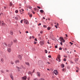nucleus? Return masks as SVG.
I'll list each match as a JSON object with an SVG mask.
<instances>
[{
  "instance_id": "1",
  "label": "nucleus",
  "mask_w": 80,
  "mask_h": 80,
  "mask_svg": "<svg viewBox=\"0 0 80 80\" xmlns=\"http://www.w3.org/2000/svg\"><path fill=\"white\" fill-rule=\"evenodd\" d=\"M23 21L25 24H27V25H28V21L27 20L24 19Z\"/></svg>"
},
{
  "instance_id": "2",
  "label": "nucleus",
  "mask_w": 80,
  "mask_h": 80,
  "mask_svg": "<svg viewBox=\"0 0 80 80\" xmlns=\"http://www.w3.org/2000/svg\"><path fill=\"white\" fill-rule=\"evenodd\" d=\"M55 75H58V71L56 70H54L53 71Z\"/></svg>"
},
{
  "instance_id": "3",
  "label": "nucleus",
  "mask_w": 80,
  "mask_h": 80,
  "mask_svg": "<svg viewBox=\"0 0 80 80\" xmlns=\"http://www.w3.org/2000/svg\"><path fill=\"white\" fill-rule=\"evenodd\" d=\"M58 59L59 60V61H60V55H59L58 56V58L56 59V60L58 61Z\"/></svg>"
},
{
  "instance_id": "4",
  "label": "nucleus",
  "mask_w": 80,
  "mask_h": 80,
  "mask_svg": "<svg viewBox=\"0 0 80 80\" xmlns=\"http://www.w3.org/2000/svg\"><path fill=\"white\" fill-rule=\"evenodd\" d=\"M44 43H45V42L44 41H41L40 42V44L42 46L44 44Z\"/></svg>"
},
{
  "instance_id": "5",
  "label": "nucleus",
  "mask_w": 80,
  "mask_h": 80,
  "mask_svg": "<svg viewBox=\"0 0 80 80\" xmlns=\"http://www.w3.org/2000/svg\"><path fill=\"white\" fill-rule=\"evenodd\" d=\"M1 62L2 63H5V61H4V59L3 58H2L1 59Z\"/></svg>"
},
{
  "instance_id": "6",
  "label": "nucleus",
  "mask_w": 80,
  "mask_h": 80,
  "mask_svg": "<svg viewBox=\"0 0 80 80\" xmlns=\"http://www.w3.org/2000/svg\"><path fill=\"white\" fill-rule=\"evenodd\" d=\"M60 39H61V42H65V40H64V39H63V38H59Z\"/></svg>"
},
{
  "instance_id": "7",
  "label": "nucleus",
  "mask_w": 80,
  "mask_h": 80,
  "mask_svg": "<svg viewBox=\"0 0 80 80\" xmlns=\"http://www.w3.org/2000/svg\"><path fill=\"white\" fill-rule=\"evenodd\" d=\"M18 58H19L20 60H22V56H21L20 55H18Z\"/></svg>"
},
{
  "instance_id": "8",
  "label": "nucleus",
  "mask_w": 80,
  "mask_h": 80,
  "mask_svg": "<svg viewBox=\"0 0 80 80\" xmlns=\"http://www.w3.org/2000/svg\"><path fill=\"white\" fill-rule=\"evenodd\" d=\"M7 50L9 53H10V52H11V49L10 48H8Z\"/></svg>"
},
{
  "instance_id": "9",
  "label": "nucleus",
  "mask_w": 80,
  "mask_h": 80,
  "mask_svg": "<svg viewBox=\"0 0 80 80\" xmlns=\"http://www.w3.org/2000/svg\"><path fill=\"white\" fill-rule=\"evenodd\" d=\"M37 75L38 77H40V73L39 72H37Z\"/></svg>"
},
{
  "instance_id": "10",
  "label": "nucleus",
  "mask_w": 80,
  "mask_h": 80,
  "mask_svg": "<svg viewBox=\"0 0 80 80\" xmlns=\"http://www.w3.org/2000/svg\"><path fill=\"white\" fill-rule=\"evenodd\" d=\"M22 80H26L27 79V77L24 76L23 77H22Z\"/></svg>"
},
{
  "instance_id": "11",
  "label": "nucleus",
  "mask_w": 80,
  "mask_h": 80,
  "mask_svg": "<svg viewBox=\"0 0 80 80\" xmlns=\"http://www.w3.org/2000/svg\"><path fill=\"white\" fill-rule=\"evenodd\" d=\"M20 61H19V60H16L15 61V62L16 63H19Z\"/></svg>"
},
{
  "instance_id": "12",
  "label": "nucleus",
  "mask_w": 80,
  "mask_h": 80,
  "mask_svg": "<svg viewBox=\"0 0 80 80\" xmlns=\"http://www.w3.org/2000/svg\"><path fill=\"white\" fill-rule=\"evenodd\" d=\"M13 42L14 43H17V40L16 39H14L13 40Z\"/></svg>"
},
{
  "instance_id": "13",
  "label": "nucleus",
  "mask_w": 80,
  "mask_h": 80,
  "mask_svg": "<svg viewBox=\"0 0 80 80\" xmlns=\"http://www.w3.org/2000/svg\"><path fill=\"white\" fill-rule=\"evenodd\" d=\"M59 24L58 23H57V24L56 25H55V27H56V28H58L57 27V26H58Z\"/></svg>"
},
{
  "instance_id": "14",
  "label": "nucleus",
  "mask_w": 80,
  "mask_h": 80,
  "mask_svg": "<svg viewBox=\"0 0 80 80\" xmlns=\"http://www.w3.org/2000/svg\"><path fill=\"white\" fill-rule=\"evenodd\" d=\"M25 64H26V65H27L28 66H30V64H29V63L28 62H25Z\"/></svg>"
},
{
  "instance_id": "15",
  "label": "nucleus",
  "mask_w": 80,
  "mask_h": 80,
  "mask_svg": "<svg viewBox=\"0 0 80 80\" xmlns=\"http://www.w3.org/2000/svg\"><path fill=\"white\" fill-rule=\"evenodd\" d=\"M61 67L62 68H64L65 67V65L63 64H62L61 65Z\"/></svg>"
},
{
  "instance_id": "16",
  "label": "nucleus",
  "mask_w": 80,
  "mask_h": 80,
  "mask_svg": "<svg viewBox=\"0 0 80 80\" xmlns=\"http://www.w3.org/2000/svg\"><path fill=\"white\" fill-rule=\"evenodd\" d=\"M40 12H41V13H43V12H44V11L43 10H41L40 11Z\"/></svg>"
},
{
  "instance_id": "17",
  "label": "nucleus",
  "mask_w": 80,
  "mask_h": 80,
  "mask_svg": "<svg viewBox=\"0 0 80 80\" xmlns=\"http://www.w3.org/2000/svg\"><path fill=\"white\" fill-rule=\"evenodd\" d=\"M10 34H11V35H13V31H10Z\"/></svg>"
},
{
  "instance_id": "18",
  "label": "nucleus",
  "mask_w": 80,
  "mask_h": 80,
  "mask_svg": "<svg viewBox=\"0 0 80 80\" xmlns=\"http://www.w3.org/2000/svg\"><path fill=\"white\" fill-rule=\"evenodd\" d=\"M19 11H20L21 14H22V13H23V11H22V10H20Z\"/></svg>"
},
{
  "instance_id": "19",
  "label": "nucleus",
  "mask_w": 80,
  "mask_h": 80,
  "mask_svg": "<svg viewBox=\"0 0 80 80\" xmlns=\"http://www.w3.org/2000/svg\"><path fill=\"white\" fill-rule=\"evenodd\" d=\"M2 25H4V26L5 25V23H4V22H3V21H2Z\"/></svg>"
},
{
  "instance_id": "20",
  "label": "nucleus",
  "mask_w": 80,
  "mask_h": 80,
  "mask_svg": "<svg viewBox=\"0 0 80 80\" xmlns=\"http://www.w3.org/2000/svg\"><path fill=\"white\" fill-rule=\"evenodd\" d=\"M47 29L48 30H50V27H48V28Z\"/></svg>"
},
{
  "instance_id": "21",
  "label": "nucleus",
  "mask_w": 80,
  "mask_h": 80,
  "mask_svg": "<svg viewBox=\"0 0 80 80\" xmlns=\"http://www.w3.org/2000/svg\"><path fill=\"white\" fill-rule=\"evenodd\" d=\"M11 64H12V65H13L14 64L13 62L12 61H11Z\"/></svg>"
},
{
  "instance_id": "22",
  "label": "nucleus",
  "mask_w": 80,
  "mask_h": 80,
  "mask_svg": "<svg viewBox=\"0 0 80 80\" xmlns=\"http://www.w3.org/2000/svg\"><path fill=\"white\" fill-rule=\"evenodd\" d=\"M45 52L46 53H48V52L47 51V50H45Z\"/></svg>"
},
{
  "instance_id": "23",
  "label": "nucleus",
  "mask_w": 80,
  "mask_h": 80,
  "mask_svg": "<svg viewBox=\"0 0 80 80\" xmlns=\"http://www.w3.org/2000/svg\"><path fill=\"white\" fill-rule=\"evenodd\" d=\"M10 77L12 80H13V76H11Z\"/></svg>"
},
{
  "instance_id": "24",
  "label": "nucleus",
  "mask_w": 80,
  "mask_h": 80,
  "mask_svg": "<svg viewBox=\"0 0 80 80\" xmlns=\"http://www.w3.org/2000/svg\"><path fill=\"white\" fill-rule=\"evenodd\" d=\"M43 27L44 28H47V26L45 25H44Z\"/></svg>"
},
{
  "instance_id": "25",
  "label": "nucleus",
  "mask_w": 80,
  "mask_h": 80,
  "mask_svg": "<svg viewBox=\"0 0 80 80\" xmlns=\"http://www.w3.org/2000/svg\"><path fill=\"white\" fill-rule=\"evenodd\" d=\"M62 70L63 72H65V68H63Z\"/></svg>"
},
{
  "instance_id": "26",
  "label": "nucleus",
  "mask_w": 80,
  "mask_h": 80,
  "mask_svg": "<svg viewBox=\"0 0 80 80\" xmlns=\"http://www.w3.org/2000/svg\"><path fill=\"white\" fill-rule=\"evenodd\" d=\"M32 13H33V14H35V12H34L33 11H32Z\"/></svg>"
},
{
  "instance_id": "27",
  "label": "nucleus",
  "mask_w": 80,
  "mask_h": 80,
  "mask_svg": "<svg viewBox=\"0 0 80 80\" xmlns=\"http://www.w3.org/2000/svg\"><path fill=\"white\" fill-rule=\"evenodd\" d=\"M4 45H5L6 47L7 46V44H6V43H4Z\"/></svg>"
},
{
  "instance_id": "28",
  "label": "nucleus",
  "mask_w": 80,
  "mask_h": 80,
  "mask_svg": "<svg viewBox=\"0 0 80 80\" xmlns=\"http://www.w3.org/2000/svg\"><path fill=\"white\" fill-rule=\"evenodd\" d=\"M32 73V72H28V74H31Z\"/></svg>"
},
{
  "instance_id": "29",
  "label": "nucleus",
  "mask_w": 80,
  "mask_h": 80,
  "mask_svg": "<svg viewBox=\"0 0 80 80\" xmlns=\"http://www.w3.org/2000/svg\"><path fill=\"white\" fill-rule=\"evenodd\" d=\"M15 18L16 20H18V18H17V17H15Z\"/></svg>"
},
{
  "instance_id": "30",
  "label": "nucleus",
  "mask_w": 80,
  "mask_h": 80,
  "mask_svg": "<svg viewBox=\"0 0 80 80\" xmlns=\"http://www.w3.org/2000/svg\"><path fill=\"white\" fill-rule=\"evenodd\" d=\"M66 58H64L63 59V61H64V62H66Z\"/></svg>"
},
{
  "instance_id": "31",
  "label": "nucleus",
  "mask_w": 80,
  "mask_h": 80,
  "mask_svg": "<svg viewBox=\"0 0 80 80\" xmlns=\"http://www.w3.org/2000/svg\"><path fill=\"white\" fill-rule=\"evenodd\" d=\"M6 72H9V71L8 70V69L6 70Z\"/></svg>"
},
{
  "instance_id": "32",
  "label": "nucleus",
  "mask_w": 80,
  "mask_h": 80,
  "mask_svg": "<svg viewBox=\"0 0 80 80\" xmlns=\"http://www.w3.org/2000/svg\"><path fill=\"white\" fill-rule=\"evenodd\" d=\"M59 50H62V48H61V47H60V48H59Z\"/></svg>"
},
{
  "instance_id": "33",
  "label": "nucleus",
  "mask_w": 80,
  "mask_h": 80,
  "mask_svg": "<svg viewBox=\"0 0 80 80\" xmlns=\"http://www.w3.org/2000/svg\"><path fill=\"white\" fill-rule=\"evenodd\" d=\"M12 2H11L10 3V6H12Z\"/></svg>"
},
{
  "instance_id": "34",
  "label": "nucleus",
  "mask_w": 80,
  "mask_h": 80,
  "mask_svg": "<svg viewBox=\"0 0 80 80\" xmlns=\"http://www.w3.org/2000/svg\"><path fill=\"white\" fill-rule=\"evenodd\" d=\"M12 76H13V75H12V73H11L10 74V77H12Z\"/></svg>"
},
{
  "instance_id": "35",
  "label": "nucleus",
  "mask_w": 80,
  "mask_h": 80,
  "mask_svg": "<svg viewBox=\"0 0 80 80\" xmlns=\"http://www.w3.org/2000/svg\"><path fill=\"white\" fill-rule=\"evenodd\" d=\"M32 50H33V51H34L35 50V48H32Z\"/></svg>"
},
{
  "instance_id": "36",
  "label": "nucleus",
  "mask_w": 80,
  "mask_h": 80,
  "mask_svg": "<svg viewBox=\"0 0 80 80\" xmlns=\"http://www.w3.org/2000/svg\"><path fill=\"white\" fill-rule=\"evenodd\" d=\"M76 68L77 69V70H79V68H78V67H77Z\"/></svg>"
},
{
  "instance_id": "37",
  "label": "nucleus",
  "mask_w": 80,
  "mask_h": 80,
  "mask_svg": "<svg viewBox=\"0 0 80 80\" xmlns=\"http://www.w3.org/2000/svg\"><path fill=\"white\" fill-rule=\"evenodd\" d=\"M29 17H32V14L30 15H29Z\"/></svg>"
},
{
  "instance_id": "38",
  "label": "nucleus",
  "mask_w": 80,
  "mask_h": 80,
  "mask_svg": "<svg viewBox=\"0 0 80 80\" xmlns=\"http://www.w3.org/2000/svg\"><path fill=\"white\" fill-rule=\"evenodd\" d=\"M16 13H18V10H17L15 11Z\"/></svg>"
},
{
  "instance_id": "39",
  "label": "nucleus",
  "mask_w": 80,
  "mask_h": 80,
  "mask_svg": "<svg viewBox=\"0 0 80 80\" xmlns=\"http://www.w3.org/2000/svg\"><path fill=\"white\" fill-rule=\"evenodd\" d=\"M40 33H43V31H41L40 32Z\"/></svg>"
},
{
  "instance_id": "40",
  "label": "nucleus",
  "mask_w": 80,
  "mask_h": 80,
  "mask_svg": "<svg viewBox=\"0 0 80 80\" xmlns=\"http://www.w3.org/2000/svg\"><path fill=\"white\" fill-rule=\"evenodd\" d=\"M34 72H35V69H33V72H32V73H34Z\"/></svg>"
},
{
  "instance_id": "41",
  "label": "nucleus",
  "mask_w": 80,
  "mask_h": 80,
  "mask_svg": "<svg viewBox=\"0 0 80 80\" xmlns=\"http://www.w3.org/2000/svg\"><path fill=\"white\" fill-rule=\"evenodd\" d=\"M37 8H39V9H40L41 8L40 7H39V6H37Z\"/></svg>"
},
{
  "instance_id": "42",
  "label": "nucleus",
  "mask_w": 80,
  "mask_h": 80,
  "mask_svg": "<svg viewBox=\"0 0 80 80\" xmlns=\"http://www.w3.org/2000/svg\"><path fill=\"white\" fill-rule=\"evenodd\" d=\"M17 68H18V69H20V68L18 67V66L16 67Z\"/></svg>"
},
{
  "instance_id": "43",
  "label": "nucleus",
  "mask_w": 80,
  "mask_h": 80,
  "mask_svg": "<svg viewBox=\"0 0 80 80\" xmlns=\"http://www.w3.org/2000/svg\"><path fill=\"white\" fill-rule=\"evenodd\" d=\"M48 57H49V58H51V55H49Z\"/></svg>"
},
{
  "instance_id": "44",
  "label": "nucleus",
  "mask_w": 80,
  "mask_h": 80,
  "mask_svg": "<svg viewBox=\"0 0 80 80\" xmlns=\"http://www.w3.org/2000/svg\"><path fill=\"white\" fill-rule=\"evenodd\" d=\"M28 8H30V9H31V8H32L31 7H30V6H29Z\"/></svg>"
},
{
  "instance_id": "45",
  "label": "nucleus",
  "mask_w": 80,
  "mask_h": 80,
  "mask_svg": "<svg viewBox=\"0 0 80 80\" xmlns=\"http://www.w3.org/2000/svg\"><path fill=\"white\" fill-rule=\"evenodd\" d=\"M3 15V13H1L0 14V15Z\"/></svg>"
},
{
  "instance_id": "46",
  "label": "nucleus",
  "mask_w": 80,
  "mask_h": 80,
  "mask_svg": "<svg viewBox=\"0 0 80 80\" xmlns=\"http://www.w3.org/2000/svg\"><path fill=\"white\" fill-rule=\"evenodd\" d=\"M69 43L70 44H71V45H73V43H72V42H70Z\"/></svg>"
},
{
  "instance_id": "47",
  "label": "nucleus",
  "mask_w": 80,
  "mask_h": 80,
  "mask_svg": "<svg viewBox=\"0 0 80 80\" xmlns=\"http://www.w3.org/2000/svg\"><path fill=\"white\" fill-rule=\"evenodd\" d=\"M58 47V46H55V48H57Z\"/></svg>"
},
{
  "instance_id": "48",
  "label": "nucleus",
  "mask_w": 80,
  "mask_h": 80,
  "mask_svg": "<svg viewBox=\"0 0 80 80\" xmlns=\"http://www.w3.org/2000/svg\"><path fill=\"white\" fill-rule=\"evenodd\" d=\"M30 77H28V80H30Z\"/></svg>"
},
{
  "instance_id": "49",
  "label": "nucleus",
  "mask_w": 80,
  "mask_h": 80,
  "mask_svg": "<svg viewBox=\"0 0 80 80\" xmlns=\"http://www.w3.org/2000/svg\"><path fill=\"white\" fill-rule=\"evenodd\" d=\"M60 44L61 45H63V44H62V42H60Z\"/></svg>"
},
{
  "instance_id": "50",
  "label": "nucleus",
  "mask_w": 80,
  "mask_h": 80,
  "mask_svg": "<svg viewBox=\"0 0 80 80\" xmlns=\"http://www.w3.org/2000/svg\"><path fill=\"white\" fill-rule=\"evenodd\" d=\"M58 61L59 62H60L61 61V60L60 59V60L59 59H58Z\"/></svg>"
},
{
  "instance_id": "51",
  "label": "nucleus",
  "mask_w": 80,
  "mask_h": 80,
  "mask_svg": "<svg viewBox=\"0 0 80 80\" xmlns=\"http://www.w3.org/2000/svg\"><path fill=\"white\" fill-rule=\"evenodd\" d=\"M22 22H23V20H21V23H22Z\"/></svg>"
},
{
  "instance_id": "52",
  "label": "nucleus",
  "mask_w": 80,
  "mask_h": 80,
  "mask_svg": "<svg viewBox=\"0 0 80 80\" xmlns=\"http://www.w3.org/2000/svg\"><path fill=\"white\" fill-rule=\"evenodd\" d=\"M26 33H28V31H26Z\"/></svg>"
},
{
  "instance_id": "53",
  "label": "nucleus",
  "mask_w": 80,
  "mask_h": 80,
  "mask_svg": "<svg viewBox=\"0 0 80 80\" xmlns=\"http://www.w3.org/2000/svg\"><path fill=\"white\" fill-rule=\"evenodd\" d=\"M34 44H37V42H34Z\"/></svg>"
},
{
  "instance_id": "54",
  "label": "nucleus",
  "mask_w": 80,
  "mask_h": 80,
  "mask_svg": "<svg viewBox=\"0 0 80 80\" xmlns=\"http://www.w3.org/2000/svg\"><path fill=\"white\" fill-rule=\"evenodd\" d=\"M34 10H35V11H36V10H37V9L35 8H34Z\"/></svg>"
},
{
  "instance_id": "55",
  "label": "nucleus",
  "mask_w": 80,
  "mask_h": 80,
  "mask_svg": "<svg viewBox=\"0 0 80 80\" xmlns=\"http://www.w3.org/2000/svg\"><path fill=\"white\" fill-rule=\"evenodd\" d=\"M79 71V70H76V72H78V71Z\"/></svg>"
},
{
  "instance_id": "56",
  "label": "nucleus",
  "mask_w": 80,
  "mask_h": 80,
  "mask_svg": "<svg viewBox=\"0 0 80 80\" xmlns=\"http://www.w3.org/2000/svg\"><path fill=\"white\" fill-rule=\"evenodd\" d=\"M1 72H2V73H4V71H1Z\"/></svg>"
},
{
  "instance_id": "57",
  "label": "nucleus",
  "mask_w": 80,
  "mask_h": 80,
  "mask_svg": "<svg viewBox=\"0 0 80 80\" xmlns=\"http://www.w3.org/2000/svg\"><path fill=\"white\" fill-rule=\"evenodd\" d=\"M31 38H32V37L30 36V37H29V39H31Z\"/></svg>"
},
{
  "instance_id": "58",
  "label": "nucleus",
  "mask_w": 80,
  "mask_h": 80,
  "mask_svg": "<svg viewBox=\"0 0 80 80\" xmlns=\"http://www.w3.org/2000/svg\"><path fill=\"white\" fill-rule=\"evenodd\" d=\"M35 41H37V38H35Z\"/></svg>"
},
{
  "instance_id": "59",
  "label": "nucleus",
  "mask_w": 80,
  "mask_h": 80,
  "mask_svg": "<svg viewBox=\"0 0 80 80\" xmlns=\"http://www.w3.org/2000/svg\"><path fill=\"white\" fill-rule=\"evenodd\" d=\"M38 36H39V37H40V34H38Z\"/></svg>"
},
{
  "instance_id": "60",
  "label": "nucleus",
  "mask_w": 80,
  "mask_h": 80,
  "mask_svg": "<svg viewBox=\"0 0 80 80\" xmlns=\"http://www.w3.org/2000/svg\"><path fill=\"white\" fill-rule=\"evenodd\" d=\"M41 25V23H40L38 25L39 26V25Z\"/></svg>"
},
{
  "instance_id": "61",
  "label": "nucleus",
  "mask_w": 80,
  "mask_h": 80,
  "mask_svg": "<svg viewBox=\"0 0 80 80\" xmlns=\"http://www.w3.org/2000/svg\"><path fill=\"white\" fill-rule=\"evenodd\" d=\"M4 9H6V7L5 6H4Z\"/></svg>"
},
{
  "instance_id": "62",
  "label": "nucleus",
  "mask_w": 80,
  "mask_h": 80,
  "mask_svg": "<svg viewBox=\"0 0 80 80\" xmlns=\"http://www.w3.org/2000/svg\"><path fill=\"white\" fill-rule=\"evenodd\" d=\"M65 35L66 37H68V36H67V35H68L67 34H65Z\"/></svg>"
},
{
  "instance_id": "63",
  "label": "nucleus",
  "mask_w": 80,
  "mask_h": 80,
  "mask_svg": "<svg viewBox=\"0 0 80 80\" xmlns=\"http://www.w3.org/2000/svg\"><path fill=\"white\" fill-rule=\"evenodd\" d=\"M8 46H9V47H10V44H8Z\"/></svg>"
},
{
  "instance_id": "64",
  "label": "nucleus",
  "mask_w": 80,
  "mask_h": 80,
  "mask_svg": "<svg viewBox=\"0 0 80 80\" xmlns=\"http://www.w3.org/2000/svg\"><path fill=\"white\" fill-rule=\"evenodd\" d=\"M39 39H40V40H42V38H41V37H40V38H39Z\"/></svg>"
}]
</instances>
